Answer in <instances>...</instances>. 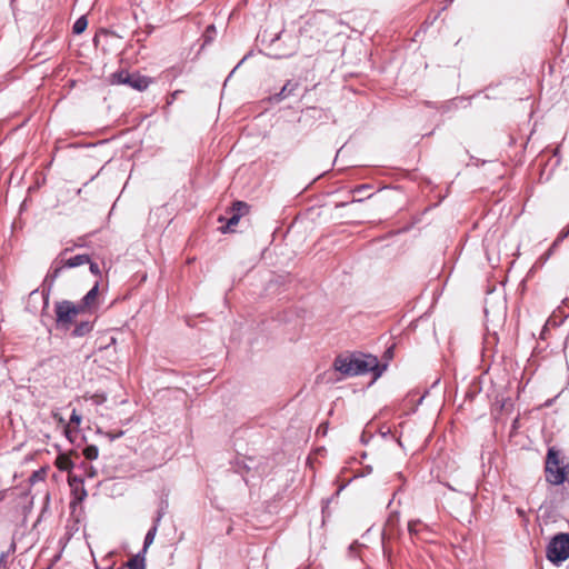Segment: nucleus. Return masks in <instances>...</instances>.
<instances>
[{"mask_svg":"<svg viewBox=\"0 0 569 569\" xmlns=\"http://www.w3.org/2000/svg\"><path fill=\"white\" fill-rule=\"evenodd\" d=\"M546 481L552 486H560L569 477V460L560 449L549 447L545 460Z\"/></svg>","mask_w":569,"mask_h":569,"instance_id":"nucleus-2","label":"nucleus"},{"mask_svg":"<svg viewBox=\"0 0 569 569\" xmlns=\"http://www.w3.org/2000/svg\"><path fill=\"white\" fill-rule=\"evenodd\" d=\"M353 548H355V546H353V545H351V546H350V548H349V549H350V552L353 550Z\"/></svg>","mask_w":569,"mask_h":569,"instance_id":"nucleus-36","label":"nucleus"},{"mask_svg":"<svg viewBox=\"0 0 569 569\" xmlns=\"http://www.w3.org/2000/svg\"><path fill=\"white\" fill-rule=\"evenodd\" d=\"M112 343H116V338H113V337L110 338V345H112Z\"/></svg>","mask_w":569,"mask_h":569,"instance_id":"nucleus-35","label":"nucleus"},{"mask_svg":"<svg viewBox=\"0 0 569 569\" xmlns=\"http://www.w3.org/2000/svg\"><path fill=\"white\" fill-rule=\"evenodd\" d=\"M99 288L100 282L97 280L93 287L82 297V299L78 302V306L81 307V310L87 313L94 312L99 307Z\"/></svg>","mask_w":569,"mask_h":569,"instance_id":"nucleus-7","label":"nucleus"},{"mask_svg":"<svg viewBox=\"0 0 569 569\" xmlns=\"http://www.w3.org/2000/svg\"><path fill=\"white\" fill-rule=\"evenodd\" d=\"M558 247H553V243L550 246V248L540 257V259L546 262L555 252V250Z\"/></svg>","mask_w":569,"mask_h":569,"instance_id":"nucleus-24","label":"nucleus"},{"mask_svg":"<svg viewBox=\"0 0 569 569\" xmlns=\"http://www.w3.org/2000/svg\"><path fill=\"white\" fill-rule=\"evenodd\" d=\"M249 206L243 201H236L231 207V213H241V217L248 213Z\"/></svg>","mask_w":569,"mask_h":569,"instance_id":"nucleus-17","label":"nucleus"},{"mask_svg":"<svg viewBox=\"0 0 569 569\" xmlns=\"http://www.w3.org/2000/svg\"><path fill=\"white\" fill-rule=\"evenodd\" d=\"M547 559L559 566L569 558V533H557L549 541L546 549Z\"/></svg>","mask_w":569,"mask_h":569,"instance_id":"nucleus-5","label":"nucleus"},{"mask_svg":"<svg viewBox=\"0 0 569 569\" xmlns=\"http://www.w3.org/2000/svg\"><path fill=\"white\" fill-rule=\"evenodd\" d=\"M7 551H9V555L14 552L16 551V543L12 542Z\"/></svg>","mask_w":569,"mask_h":569,"instance_id":"nucleus-29","label":"nucleus"},{"mask_svg":"<svg viewBox=\"0 0 569 569\" xmlns=\"http://www.w3.org/2000/svg\"><path fill=\"white\" fill-rule=\"evenodd\" d=\"M421 526V523L419 521H410L408 523V530L410 532L411 536H416L418 535L419 532V529L418 527Z\"/></svg>","mask_w":569,"mask_h":569,"instance_id":"nucleus-22","label":"nucleus"},{"mask_svg":"<svg viewBox=\"0 0 569 569\" xmlns=\"http://www.w3.org/2000/svg\"><path fill=\"white\" fill-rule=\"evenodd\" d=\"M89 264L90 272L97 277H101V270L97 262H93L90 260V262H87Z\"/></svg>","mask_w":569,"mask_h":569,"instance_id":"nucleus-21","label":"nucleus"},{"mask_svg":"<svg viewBox=\"0 0 569 569\" xmlns=\"http://www.w3.org/2000/svg\"><path fill=\"white\" fill-rule=\"evenodd\" d=\"M34 478H39V472H33V475L31 476V480H33Z\"/></svg>","mask_w":569,"mask_h":569,"instance_id":"nucleus-33","label":"nucleus"},{"mask_svg":"<svg viewBox=\"0 0 569 569\" xmlns=\"http://www.w3.org/2000/svg\"><path fill=\"white\" fill-rule=\"evenodd\" d=\"M56 327L58 330L69 331L77 316L83 315L81 307L70 300H61L54 303Z\"/></svg>","mask_w":569,"mask_h":569,"instance_id":"nucleus-4","label":"nucleus"},{"mask_svg":"<svg viewBox=\"0 0 569 569\" xmlns=\"http://www.w3.org/2000/svg\"><path fill=\"white\" fill-rule=\"evenodd\" d=\"M70 489H71V495L73 497V500L71 501V506L82 502L88 496L83 483L81 486H71Z\"/></svg>","mask_w":569,"mask_h":569,"instance_id":"nucleus-12","label":"nucleus"},{"mask_svg":"<svg viewBox=\"0 0 569 569\" xmlns=\"http://www.w3.org/2000/svg\"><path fill=\"white\" fill-rule=\"evenodd\" d=\"M154 214L159 218V219H162L161 222H158L160 226H168L172 222L173 218L174 217H171L169 218L170 213H169V204H163L159 208L156 209L154 211Z\"/></svg>","mask_w":569,"mask_h":569,"instance_id":"nucleus-13","label":"nucleus"},{"mask_svg":"<svg viewBox=\"0 0 569 569\" xmlns=\"http://www.w3.org/2000/svg\"><path fill=\"white\" fill-rule=\"evenodd\" d=\"M241 218V213H231L230 218H228L227 223L222 227L223 232L233 231V228L239 223Z\"/></svg>","mask_w":569,"mask_h":569,"instance_id":"nucleus-15","label":"nucleus"},{"mask_svg":"<svg viewBox=\"0 0 569 569\" xmlns=\"http://www.w3.org/2000/svg\"><path fill=\"white\" fill-rule=\"evenodd\" d=\"M78 469L79 470H82V475H83V478H93L96 477L97 475V470L93 466L89 465V463H86V462H82L81 465L78 466Z\"/></svg>","mask_w":569,"mask_h":569,"instance_id":"nucleus-16","label":"nucleus"},{"mask_svg":"<svg viewBox=\"0 0 569 569\" xmlns=\"http://www.w3.org/2000/svg\"><path fill=\"white\" fill-rule=\"evenodd\" d=\"M146 552L144 550L139 551L136 556L130 558L127 562L128 569H146Z\"/></svg>","mask_w":569,"mask_h":569,"instance_id":"nucleus-11","label":"nucleus"},{"mask_svg":"<svg viewBox=\"0 0 569 569\" xmlns=\"http://www.w3.org/2000/svg\"><path fill=\"white\" fill-rule=\"evenodd\" d=\"M569 237V224L563 228L559 234L557 236V238L555 239L553 241V247H559V244L567 238Z\"/></svg>","mask_w":569,"mask_h":569,"instance_id":"nucleus-20","label":"nucleus"},{"mask_svg":"<svg viewBox=\"0 0 569 569\" xmlns=\"http://www.w3.org/2000/svg\"><path fill=\"white\" fill-rule=\"evenodd\" d=\"M298 88L299 83L297 81L289 80L284 83L279 92L270 97V101L278 103L292 96Z\"/></svg>","mask_w":569,"mask_h":569,"instance_id":"nucleus-8","label":"nucleus"},{"mask_svg":"<svg viewBox=\"0 0 569 569\" xmlns=\"http://www.w3.org/2000/svg\"><path fill=\"white\" fill-rule=\"evenodd\" d=\"M8 557H9V551H2L0 553V569H7Z\"/></svg>","mask_w":569,"mask_h":569,"instance_id":"nucleus-25","label":"nucleus"},{"mask_svg":"<svg viewBox=\"0 0 569 569\" xmlns=\"http://www.w3.org/2000/svg\"><path fill=\"white\" fill-rule=\"evenodd\" d=\"M88 27V20L84 16H81L80 18H78L74 23H73V27H72V32L74 34H81Z\"/></svg>","mask_w":569,"mask_h":569,"instance_id":"nucleus-14","label":"nucleus"},{"mask_svg":"<svg viewBox=\"0 0 569 569\" xmlns=\"http://www.w3.org/2000/svg\"><path fill=\"white\" fill-rule=\"evenodd\" d=\"M368 188H369V186H367V184H362V186L357 187V188L353 190V192H363V190H366V189H368Z\"/></svg>","mask_w":569,"mask_h":569,"instance_id":"nucleus-27","label":"nucleus"},{"mask_svg":"<svg viewBox=\"0 0 569 569\" xmlns=\"http://www.w3.org/2000/svg\"><path fill=\"white\" fill-rule=\"evenodd\" d=\"M83 456L88 460H94L99 456V449L94 445H89L83 449Z\"/></svg>","mask_w":569,"mask_h":569,"instance_id":"nucleus-18","label":"nucleus"},{"mask_svg":"<svg viewBox=\"0 0 569 569\" xmlns=\"http://www.w3.org/2000/svg\"><path fill=\"white\" fill-rule=\"evenodd\" d=\"M209 31L214 32V31H216L214 26H212V24H211V26H209V27L207 28V30H206V33H207V34H209Z\"/></svg>","mask_w":569,"mask_h":569,"instance_id":"nucleus-30","label":"nucleus"},{"mask_svg":"<svg viewBox=\"0 0 569 569\" xmlns=\"http://www.w3.org/2000/svg\"><path fill=\"white\" fill-rule=\"evenodd\" d=\"M122 435H123V431H120V432H119L118 435H116V436H110V439H111V440H113V439H116V438H118V437H120V436H122Z\"/></svg>","mask_w":569,"mask_h":569,"instance_id":"nucleus-32","label":"nucleus"},{"mask_svg":"<svg viewBox=\"0 0 569 569\" xmlns=\"http://www.w3.org/2000/svg\"><path fill=\"white\" fill-rule=\"evenodd\" d=\"M177 96H178V90L172 91L170 94L171 100L169 101V103H172L176 100Z\"/></svg>","mask_w":569,"mask_h":569,"instance_id":"nucleus-28","label":"nucleus"},{"mask_svg":"<svg viewBox=\"0 0 569 569\" xmlns=\"http://www.w3.org/2000/svg\"><path fill=\"white\" fill-rule=\"evenodd\" d=\"M171 77V72H166L162 78L169 80Z\"/></svg>","mask_w":569,"mask_h":569,"instance_id":"nucleus-31","label":"nucleus"},{"mask_svg":"<svg viewBox=\"0 0 569 569\" xmlns=\"http://www.w3.org/2000/svg\"><path fill=\"white\" fill-rule=\"evenodd\" d=\"M379 361L371 355L346 353L339 355L333 362V368L345 377H355L373 372L378 369Z\"/></svg>","mask_w":569,"mask_h":569,"instance_id":"nucleus-1","label":"nucleus"},{"mask_svg":"<svg viewBox=\"0 0 569 569\" xmlns=\"http://www.w3.org/2000/svg\"><path fill=\"white\" fill-rule=\"evenodd\" d=\"M82 417L80 413H78L76 410H72V413L70 416V423L79 426L81 423Z\"/></svg>","mask_w":569,"mask_h":569,"instance_id":"nucleus-23","label":"nucleus"},{"mask_svg":"<svg viewBox=\"0 0 569 569\" xmlns=\"http://www.w3.org/2000/svg\"><path fill=\"white\" fill-rule=\"evenodd\" d=\"M110 82L112 84H126L138 91H143L149 87L151 81L148 77L139 72L131 73L127 70H120L110 76Z\"/></svg>","mask_w":569,"mask_h":569,"instance_id":"nucleus-6","label":"nucleus"},{"mask_svg":"<svg viewBox=\"0 0 569 569\" xmlns=\"http://www.w3.org/2000/svg\"><path fill=\"white\" fill-rule=\"evenodd\" d=\"M84 482V478L82 473L69 472L68 475V483L69 486H81Z\"/></svg>","mask_w":569,"mask_h":569,"instance_id":"nucleus-19","label":"nucleus"},{"mask_svg":"<svg viewBox=\"0 0 569 569\" xmlns=\"http://www.w3.org/2000/svg\"><path fill=\"white\" fill-rule=\"evenodd\" d=\"M72 467H73V463H72V461H70V460H69V461H67L64 465H61L59 468H60L61 470H69V469H70V468H72Z\"/></svg>","mask_w":569,"mask_h":569,"instance_id":"nucleus-26","label":"nucleus"},{"mask_svg":"<svg viewBox=\"0 0 569 569\" xmlns=\"http://www.w3.org/2000/svg\"><path fill=\"white\" fill-rule=\"evenodd\" d=\"M71 251V248L63 249L59 256L52 261L50 269L44 278V283L48 284L49 289L53 286L54 281L59 278L64 269L77 268L87 262H90L89 254H77L74 257L66 259L64 256Z\"/></svg>","mask_w":569,"mask_h":569,"instance_id":"nucleus-3","label":"nucleus"},{"mask_svg":"<svg viewBox=\"0 0 569 569\" xmlns=\"http://www.w3.org/2000/svg\"><path fill=\"white\" fill-rule=\"evenodd\" d=\"M162 516H163V511H162V509H160L158 511V513H157V517L153 520L152 527L148 530V532H147V535L144 537L143 547L141 549V550H144V552H147V549L149 548V546L154 540V537H156V533H157V529H158V525H159Z\"/></svg>","mask_w":569,"mask_h":569,"instance_id":"nucleus-10","label":"nucleus"},{"mask_svg":"<svg viewBox=\"0 0 569 569\" xmlns=\"http://www.w3.org/2000/svg\"><path fill=\"white\" fill-rule=\"evenodd\" d=\"M4 499V491H0V501Z\"/></svg>","mask_w":569,"mask_h":569,"instance_id":"nucleus-34","label":"nucleus"},{"mask_svg":"<svg viewBox=\"0 0 569 569\" xmlns=\"http://www.w3.org/2000/svg\"><path fill=\"white\" fill-rule=\"evenodd\" d=\"M94 321L84 320L71 327L70 336L72 338H81L89 335L93 330Z\"/></svg>","mask_w":569,"mask_h":569,"instance_id":"nucleus-9","label":"nucleus"}]
</instances>
